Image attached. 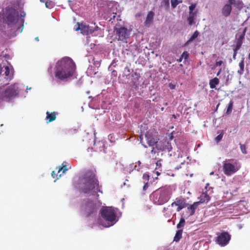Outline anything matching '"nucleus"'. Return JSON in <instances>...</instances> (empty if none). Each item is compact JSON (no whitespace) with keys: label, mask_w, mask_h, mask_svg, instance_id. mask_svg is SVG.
<instances>
[{"label":"nucleus","mask_w":250,"mask_h":250,"mask_svg":"<svg viewBox=\"0 0 250 250\" xmlns=\"http://www.w3.org/2000/svg\"><path fill=\"white\" fill-rule=\"evenodd\" d=\"M219 83V80L218 78L215 77L209 81V86L211 88H214L216 85Z\"/></svg>","instance_id":"22"},{"label":"nucleus","mask_w":250,"mask_h":250,"mask_svg":"<svg viewBox=\"0 0 250 250\" xmlns=\"http://www.w3.org/2000/svg\"><path fill=\"white\" fill-rule=\"evenodd\" d=\"M156 165L157 166H161V161H158L156 163Z\"/></svg>","instance_id":"44"},{"label":"nucleus","mask_w":250,"mask_h":250,"mask_svg":"<svg viewBox=\"0 0 250 250\" xmlns=\"http://www.w3.org/2000/svg\"><path fill=\"white\" fill-rule=\"evenodd\" d=\"M152 149L151 150V152L152 153L155 154L156 153V149L153 146H152Z\"/></svg>","instance_id":"42"},{"label":"nucleus","mask_w":250,"mask_h":250,"mask_svg":"<svg viewBox=\"0 0 250 250\" xmlns=\"http://www.w3.org/2000/svg\"><path fill=\"white\" fill-rule=\"evenodd\" d=\"M146 138L147 144L150 146H154L159 145L158 144L159 139L157 136H153L150 133H147L146 134Z\"/></svg>","instance_id":"14"},{"label":"nucleus","mask_w":250,"mask_h":250,"mask_svg":"<svg viewBox=\"0 0 250 250\" xmlns=\"http://www.w3.org/2000/svg\"><path fill=\"white\" fill-rule=\"evenodd\" d=\"M0 18L6 23L9 28L16 29L17 31H22L23 28L24 20L19 19L17 10L7 7L0 13Z\"/></svg>","instance_id":"1"},{"label":"nucleus","mask_w":250,"mask_h":250,"mask_svg":"<svg viewBox=\"0 0 250 250\" xmlns=\"http://www.w3.org/2000/svg\"><path fill=\"white\" fill-rule=\"evenodd\" d=\"M161 143L163 144V146H160L159 145H157L156 149L157 150L167 151L168 152H169L172 150V147L170 142L165 140L161 142ZM159 143H160V142Z\"/></svg>","instance_id":"15"},{"label":"nucleus","mask_w":250,"mask_h":250,"mask_svg":"<svg viewBox=\"0 0 250 250\" xmlns=\"http://www.w3.org/2000/svg\"><path fill=\"white\" fill-rule=\"evenodd\" d=\"M200 204V202H194L192 205L190 206V207H188V210L189 211V216H192L195 213V209L198 207V205Z\"/></svg>","instance_id":"19"},{"label":"nucleus","mask_w":250,"mask_h":250,"mask_svg":"<svg viewBox=\"0 0 250 250\" xmlns=\"http://www.w3.org/2000/svg\"><path fill=\"white\" fill-rule=\"evenodd\" d=\"M46 114V120L47 121V123H48L52 122L56 120V115L58 114V113L56 112H52L50 113L49 111H47Z\"/></svg>","instance_id":"18"},{"label":"nucleus","mask_w":250,"mask_h":250,"mask_svg":"<svg viewBox=\"0 0 250 250\" xmlns=\"http://www.w3.org/2000/svg\"><path fill=\"white\" fill-rule=\"evenodd\" d=\"M48 4V2H46L45 3L46 7H49V6H48V4Z\"/></svg>","instance_id":"47"},{"label":"nucleus","mask_w":250,"mask_h":250,"mask_svg":"<svg viewBox=\"0 0 250 250\" xmlns=\"http://www.w3.org/2000/svg\"><path fill=\"white\" fill-rule=\"evenodd\" d=\"M154 15V13L152 11H149L148 13L144 23L145 26L149 27L150 25L153 21Z\"/></svg>","instance_id":"16"},{"label":"nucleus","mask_w":250,"mask_h":250,"mask_svg":"<svg viewBox=\"0 0 250 250\" xmlns=\"http://www.w3.org/2000/svg\"><path fill=\"white\" fill-rule=\"evenodd\" d=\"M233 104V102L232 100L230 101L229 104V105H228V106L227 108V110L226 111L227 114H229L232 112Z\"/></svg>","instance_id":"26"},{"label":"nucleus","mask_w":250,"mask_h":250,"mask_svg":"<svg viewBox=\"0 0 250 250\" xmlns=\"http://www.w3.org/2000/svg\"><path fill=\"white\" fill-rule=\"evenodd\" d=\"M138 165H139V166H140V164H141V162H140V161H139L138 162Z\"/></svg>","instance_id":"51"},{"label":"nucleus","mask_w":250,"mask_h":250,"mask_svg":"<svg viewBox=\"0 0 250 250\" xmlns=\"http://www.w3.org/2000/svg\"><path fill=\"white\" fill-rule=\"evenodd\" d=\"M18 87L16 84L11 85L5 89L0 87V100L8 101L18 95Z\"/></svg>","instance_id":"7"},{"label":"nucleus","mask_w":250,"mask_h":250,"mask_svg":"<svg viewBox=\"0 0 250 250\" xmlns=\"http://www.w3.org/2000/svg\"><path fill=\"white\" fill-rule=\"evenodd\" d=\"M172 192V188L170 186H165L154 191L149 197L154 204L163 205L169 200Z\"/></svg>","instance_id":"4"},{"label":"nucleus","mask_w":250,"mask_h":250,"mask_svg":"<svg viewBox=\"0 0 250 250\" xmlns=\"http://www.w3.org/2000/svg\"><path fill=\"white\" fill-rule=\"evenodd\" d=\"M240 149H241L242 152L244 154H247V150L246 149L245 145H242L240 143Z\"/></svg>","instance_id":"31"},{"label":"nucleus","mask_w":250,"mask_h":250,"mask_svg":"<svg viewBox=\"0 0 250 250\" xmlns=\"http://www.w3.org/2000/svg\"><path fill=\"white\" fill-rule=\"evenodd\" d=\"M197 12H194V13L189 12V16L188 18V24L190 25H192L194 23V20L195 19V17L196 16Z\"/></svg>","instance_id":"21"},{"label":"nucleus","mask_w":250,"mask_h":250,"mask_svg":"<svg viewBox=\"0 0 250 250\" xmlns=\"http://www.w3.org/2000/svg\"><path fill=\"white\" fill-rule=\"evenodd\" d=\"M5 75L7 76H9V73H10V70H9V67L8 66H6V67H5Z\"/></svg>","instance_id":"35"},{"label":"nucleus","mask_w":250,"mask_h":250,"mask_svg":"<svg viewBox=\"0 0 250 250\" xmlns=\"http://www.w3.org/2000/svg\"><path fill=\"white\" fill-rule=\"evenodd\" d=\"M136 167H137V166H135V167H134L135 169H137L138 171H139V169L138 168H136Z\"/></svg>","instance_id":"48"},{"label":"nucleus","mask_w":250,"mask_h":250,"mask_svg":"<svg viewBox=\"0 0 250 250\" xmlns=\"http://www.w3.org/2000/svg\"><path fill=\"white\" fill-rule=\"evenodd\" d=\"M173 117H174V118H175V117H176V116H175V115H173Z\"/></svg>","instance_id":"53"},{"label":"nucleus","mask_w":250,"mask_h":250,"mask_svg":"<svg viewBox=\"0 0 250 250\" xmlns=\"http://www.w3.org/2000/svg\"><path fill=\"white\" fill-rule=\"evenodd\" d=\"M65 162H63L62 164V166H59L57 168L58 169V174L61 171H62V173H65L66 171L67 170L68 168L67 167L66 165L65 164Z\"/></svg>","instance_id":"24"},{"label":"nucleus","mask_w":250,"mask_h":250,"mask_svg":"<svg viewBox=\"0 0 250 250\" xmlns=\"http://www.w3.org/2000/svg\"><path fill=\"white\" fill-rule=\"evenodd\" d=\"M231 235L226 231L220 233L216 237L215 242L221 247L226 246L229 242Z\"/></svg>","instance_id":"9"},{"label":"nucleus","mask_w":250,"mask_h":250,"mask_svg":"<svg viewBox=\"0 0 250 250\" xmlns=\"http://www.w3.org/2000/svg\"><path fill=\"white\" fill-rule=\"evenodd\" d=\"M222 71V69L220 68L219 70V71L218 72V73H217V76H218L219 75V74H220L221 72Z\"/></svg>","instance_id":"45"},{"label":"nucleus","mask_w":250,"mask_h":250,"mask_svg":"<svg viewBox=\"0 0 250 250\" xmlns=\"http://www.w3.org/2000/svg\"><path fill=\"white\" fill-rule=\"evenodd\" d=\"M52 176L55 178H57V179H58V178L57 177L58 176V174H56L55 171H53L52 172Z\"/></svg>","instance_id":"40"},{"label":"nucleus","mask_w":250,"mask_h":250,"mask_svg":"<svg viewBox=\"0 0 250 250\" xmlns=\"http://www.w3.org/2000/svg\"><path fill=\"white\" fill-rule=\"evenodd\" d=\"M246 30V29H245L243 30L242 33L239 36L238 38L237 39L236 44L235 47V48H236V50H239L242 46L243 40L245 38Z\"/></svg>","instance_id":"17"},{"label":"nucleus","mask_w":250,"mask_h":250,"mask_svg":"<svg viewBox=\"0 0 250 250\" xmlns=\"http://www.w3.org/2000/svg\"><path fill=\"white\" fill-rule=\"evenodd\" d=\"M165 104V105H167V103H166L165 104Z\"/></svg>","instance_id":"52"},{"label":"nucleus","mask_w":250,"mask_h":250,"mask_svg":"<svg viewBox=\"0 0 250 250\" xmlns=\"http://www.w3.org/2000/svg\"><path fill=\"white\" fill-rule=\"evenodd\" d=\"M143 178L144 180V182H147L149 180V176L147 174H144Z\"/></svg>","instance_id":"34"},{"label":"nucleus","mask_w":250,"mask_h":250,"mask_svg":"<svg viewBox=\"0 0 250 250\" xmlns=\"http://www.w3.org/2000/svg\"><path fill=\"white\" fill-rule=\"evenodd\" d=\"M182 58L187 60L188 57V53L185 51L181 55Z\"/></svg>","instance_id":"32"},{"label":"nucleus","mask_w":250,"mask_h":250,"mask_svg":"<svg viewBox=\"0 0 250 250\" xmlns=\"http://www.w3.org/2000/svg\"><path fill=\"white\" fill-rule=\"evenodd\" d=\"M182 232L183 229H181L178 230L176 232L175 236L174 237L173 241L176 242H179L180 240L182 238Z\"/></svg>","instance_id":"23"},{"label":"nucleus","mask_w":250,"mask_h":250,"mask_svg":"<svg viewBox=\"0 0 250 250\" xmlns=\"http://www.w3.org/2000/svg\"><path fill=\"white\" fill-rule=\"evenodd\" d=\"M238 50H236V48H234L233 49V51H234V53H233V58L234 59H235L236 58V56L237 54V51H238Z\"/></svg>","instance_id":"39"},{"label":"nucleus","mask_w":250,"mask_h":250,"mask_svg":"<svg viewBox=\"0 0 250 250\" xmlns=\"http://www.w3.org/2000/svg\"><path fill=\"white\" fill-rule=\"evenodd\" d=\"M210 199L208 193L203 192L200 196V200L198 202L200 203H208Z\"/></svg>","instance_id":"20"},{"label":"nucleus","mask_w":250,"mask_h":250,"mask_svg":"<svg viewBox=\"0 0 250 250\" xmlns=\"http://www.w3.org/2000/svg\"><path fill=\"white\" fill-rule=\"evenodd\" d=\"M168 86L170 89H174L176 87L175 84L172 83H169L168 84Z\"/></svg>","instance_id":"37"},{"label":"nucleus","mask_w":250,"mask_h":250,"mask_svg":"<svg viewBox=\"0 0 250 250\" xmlns=\"http://www.w3.org/2000/svg\"><path fill=\"white\" fill-rule=\"evenodd\" d=\"M199 34V32L197 30H196L190 38L189 41H192L195 39L198 36Z\"/></svg>","instance_id":"29"},{"label":"nucleus","mask_w":250,"mask_h":250,"mask_svg":"<svg viewBox=\"0 0 250 250\" xmlns=\"http://www.w3.org/2000/svg\"><path fill=\"white\" fill-rule=\"evenodd\" d=\"M144 185L143 186V190L145 191L148 187V182H144Z\"/></svg>","instance_id":"38"},{"label":"nucleus","mask_w":250,"mask_h":250,"mask_svg":"<svg viewBox=\"0 0 250 250\" xmlns=\"http://www.w3.org/2000/svg\"><path fill=\"white\" fill-rule=\"evenodd\" d=\"M26 15V14L24 12H22L21 13V17H24Z\"/></svg>","instance_id":"43"},{"label":"nucleus","mask_w":250,"mask_h":250,"mask_svg":"<svg viewBox=\"0 0 250 250\" xmlns=\"http://www.w3.org/2000/svg\"><path fill=\"white\" fill-rule=\"evenodd\" d=\"M241 167V166L236 160L226 159L223 162V170L227 176H230L236 172Z\"/></svg>","instance_id":"6"},{"label":"nucleus","mask_w":250,"mask_h":250,"mask_svg":"<svg viewBox=\"0 0 250 250\" xmlns=\"http://www.w3.org/2000/svg\"><path fill=\"white\" fill-rule=\"evenodd\" d=\"M35 40L37 41H39V37L35 38Z\"/></svg>","instance_id":"50"},{"label":"nucleus","mask_w":250,"mask_h":250,"mask_svg":"<svg viewBox=\"0 0 250 250\" xmlns=\"http://www.w3.org/2000/svg\"><path fill=\"white\" fill-rule=\"evenodd\" d=\"M182 2V0L178 1V0H171V6L173 8L176 7L177 5Z\"/></svg>","instance_id":"28"},{"label":"nucleus","mask_w":250,"mask_h":250,"mask_svg":"<svg viewBox=\"0 0 250 250\" xmlns=\"http://www.w3.org/2000/svg\"><path fill=\"white\" fill-rule=\"evenodd\" d=\"M223 135L224 133L223 131H222L221 133L218 135H217V137L215 138V141H216V142L218 143L222 140Z\"/></svg>","instance_id":"30"},{"label":"nucleus","mask_w":250,"mask_h":250,"mask_svg":"<svg viewBox=\"0 0 250 250\" xmlns=\"http://www.w3.org/2000/svg\"><path fill=\"white\" fill-rule=\"evenodd\" d=\"M223 63L222 61H216L215 64V66H221Z\"/></svg>","instance_id":"36"},{"label":"nucleus","mask_w":250,"mask_h":250,"mask_svg":"<svg viewBox=\"0 0 250 250\" xmlns=\"http://www.w3.org/2000/svg\"><path fill=\"white\" fill-rule=\"evenodd\" d=\"M249 57H250V55H249Z\"/></svg>","instance_id":"55"},{"label":"nucleus","mask_w":250,"mask_h":250,"mask_svg":"<svg viewBox=\"0 0 250 250\" xmlns=\"http://www.w3.org/2000/svg\"><path fill=\"white\" fill-rule=\"evenodd\" d=\"M187 206L188 204L186 203V201L185 198L182 197H177L170 205L164 208L163 212L166 214V215H171L173 214L174 212L172 208V207H176V211L179 212Z\"/></svg>","instance_id":"5"},{"label":"nucleus","mask_w":250,"mask_h":250,"mask_svg":"<svg viewBox=\"0 0 250 250\" xmlns=\"http://www.w3.org/2000/svg\"><path fill=\"white\" fill-rule=\"evenodd\" d=\"M97 210L96 204L91 201H88L85 207V211L86 216H88L96 212Z\"/></svg>","instance_id":"13"},{"label":"nucleus","mask_w":250,"mask_h":250,"mask_svg":"<svg viewBox=\"0 0 250 250\" xmlns=\"http://www.w3.org/2000/svg\"><path fill=\"white\" fill-rule=\"evenodd\" d=\"M156 174L157 175H159L160 173L158 171H156Z\"/></svg>","instance_id":"49"},{"label":"nucleus","mask_w":250,"mask_h":250,"mask_svg":"<svg viewBox=\"0 0 250 250\" xmlns=\"http://www.w3.org/2000/svg\"><path fill=\"white\" fill-rule=\"evenodd\" d=\"M101 217L108 223V226H111L115 223L116 218V212L112 207H105L100 210Z\"/></svg>","instance_id":"8"},{"label":"nucleus","mask_w":250,"mask_h":250,"mask_svg":"<svg viewBox=\"0 0 250 250\" xmlns=\"http://www.w3.org/2000/svg\"><path fill=\"white\" fill-rule=\"evenodd\" d=\"M182 60H183V58H182V57L181 56V57L179 59L177 60V61L178 62H182Z\"/></svg>","instance_id":"46"},{"label":"nucleus","mask_w":250,"mask_h":250,"mask_svg":"<svg viewBox=\"0 0 250 250\" xmlns=\"http://www.w3.org/2000/svg\"><path fill=\"white\" fill-rule=\"evenodd\" d=\"M236 0H229L228 3L225 4L222 9V14L225 17L229 16L232 10V5H238Z\"/></svg>","instance_id":"12"},{"label":"nucleus","mask_w":250,"mask_h":250,"mask_svg":"<svg viewBox=\"0 0 250 250\" xmlns=\"http://www.w3.org/2000/svg\"><path fill=\"white\" fill-rule=\"evenodd\" d=\"M75 69L76 65L71 58H63L56 63L55 76L60 80H63L72 76Z\"/></svg>","instance_id":"2"},{"label":"nucleus","mask_w":250,"mask_h":250,"mask_svg":"<svg viewBox=\"0 0 250 250\" xmlns=\"http://www.w3.org/2000/svg\"><path fill=\"white\" fill-rule=\"evenodd\" d=\"M239 66L240 70H238V73L240 74H242L244 72V59L242 58V60L239 63Z\"/></svg>","instance_id":"25"},{"label":"nucleus","mask_w":250,"mask_h":250,"mask_svg":"<svg viewBox=\"0 0 250 250\" xmlns=\"http://www.w3.org/2000/svg\"><path fill=\"white\" fill-rule=\"evenodd\" d=\"M80 181L83 184L82 190L83 192L85 193H89L92 191L96 192L95 190L100 192L99 189V181L96 177L95 171L87 170L81 178Z\"/></svg>","instance_id":"3"},{"label":"nucleus","mask_w":250,"mask_h":250,"mask_svg":"<svg viewBox=\"0 0 250 250\" xmlns=\"http://www.w3.org/2000/svg\"><path fill=\"white\" fill-rule=\"evenodd\" d=\"M116 35L119 41H123L124 42L127 43V39L129 36V33L127 28L122 27L116 30Z\"/></svg>","instance_id":"11"},{"label":"nucleus","mask_w":250,"mask_h":250,"mask_svg":"<svg viewBox=\"0 0 250 250\" xmlns=\"http://www.w3.org/2000/svg\"><path fill=\"white\" fill-rule=\"evenodd\" d=\"M75 29L76 31L80 30L81 33L84 35L91 34L95 31L93 27L79 22L75 25Z\"/></svg>","instance_id":"10"},{"label":"nucleus","mask_w":250,"mask_h":250,"mask_svg":"<svg viewBox=\"0 0 250 250\" xmlns=\"http://www.w3.org/2000/svg\"><path fill=\"white\" fill-rule=\"evenodd\" d=\"M185 225V220L183 217H181L179 223L177 225V228L180 229L184 227Z\"/></svg>","instance_id":"27"},{"label":"nucleus","mask_w":250,"mask_h":250,"mask_svg":"<svg viewBox=\"0 0 250 250\" xmlns=\"http://www.w3.org/2000/svg\"><path fill=\"white\" fill-rule=\"evenodd\" d=\"M173 132H171V133L169 134V139H170V140H172L173 139V137H173Z\"/></svg>","instance_id":"41"},{"label":"nucleus","mask_w":250,"mask_h":250,"mask_svg":"<svg viewBox=\"0 0 250 250\" xmlns=\"http://www.w3.org/2000/svg\"><path fill=\"white\" fill-rule=\"evenodd\" d=\"M213 174V172H211V173H210V174Z\"/></svg>","instance_id":"54"},{"label":"nucleus","mask_w":250,"mask_h":250,"mask_svg":"<svg viewBox=\"0 0 250 250\" xmlns=\"http://www.w3.org/2000/svg\"><path fill=\"white\" fill-rule=\"evenodd\" d=\"M196 6L195 3H192L189 6V12L194 13L193 11L194 10Z\"/></svg>","instance_id":"33"}]
</instances>
